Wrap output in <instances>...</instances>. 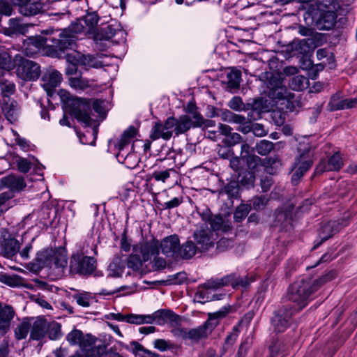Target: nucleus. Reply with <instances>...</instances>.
Returning <instances> with one entry per match:
<instances>
[{
    "label": "nucleus",
    "instance_id": "nucleus-28",
    "mask_svg": "<svg viewBox=\"0 0 357 357\" xmlns=\"http://www.w3.org/2000/svg\"><path fill=\"white\" fill-rule=\"evenodd\" d=\"M194 238L199 245L201 250H207L213 245V241L210 236L208 230H197L194 234Z\"/></svg>",
    "mask_w": 357,
    "mask_h": 357
},
{
    "label": "nucleus",
    "instance_id": "nucleus-16",
    "mask_svg": "<svg viewBox=\"0 0 357 357\" xmlns=\"http://www.w3.org/2000/svg\"><path fill=\"white\" fill-rule=\"evenodd\" d=\"M15 316V312L12 306L0 303V334L5 335L10 331Z\"/></svg>",
    "mask_w": 357,
    "mask_h": 357
},
{
    "label": "nucleus",
    "instance_id": "nucleus-37",
    "mask_svg": "<svg viewBox=\"0 0 357 357\" xmlns=\"http://www.w3.org/2000/svg\"><path fill=\"white\" fill-rule=\"evenodd\" d=\"M81 20L83 21L87 32L93 33L99 20L98 14L95 12L89 13Z\"/></svg>",
    "mask_w": 357,
    "mask_h": 357
},
{
    "label": "nucleus",
    "instance_id": "nucleus-59",
    "mask_svg": "<svg viewBox=\"0 0 357 357\" xmlns=\"http://www.w3.org/2000/svg\"><path fill=\"white\" fill-rule=\"evenodd\" d=\"M228 106L234 110L242 111L244 109V104L240 97H234L228 103Z\"/></svg>",
    "mask_w": 357,
    "mask_h": 357
},
{
    "label": "nucleus",
    "instance_id": "nucleus-47",
    "mask_svg": "<svg viewBox=\"0 0 357 357\" xmlns=\"http://www.w3.org/2000/svg\"><path fill=\"white\" fill-rule=\"evenodd\" d=\"M273 149V144L267 140H261L255 146L256 151L261 155H266Z\"/></svg>",
    "mask_w": 357,
    "mask_h": 357
},
{
    "label": "nucleus",
    "instance_id": "nucleus-41",
    "mask_svg": "<svg viewBox=\"0 0 357 357\" xmlns=\"http://www.w3.org/2000/svg\"><path fill=\"white\" fill-rule=\"evenodd\" d=\"M211 227L214 231H227L231 228L230 225L220 215H215L211 219Z\"/></svg>",
    "mask_w": 357,
    "mask_h": 357
},
{
    "label": "nucleus",
    "instance_id": "nucleus-17",
    "mask_svg": "<svg viewBox=\"0 0 357 357\" xmlns=\"http://www.w3.org/2000/svg\"><path fill=\"white\" fill-rule=\"evenodd\" d=\"M67 61H79L80 66L86 68H98L101 67V63L91 55H84L79 52L73 51L66 56Z\"/></svg>",
    "mask_w": 357,
    "mask_h": 357
},
{
    "label": "nucleus",
    "instance_id": "nucleus-29",
    "mask_svg": "<svg viewBox=\"0 0 357 357\" xmlns=\"http://www.w3.org/2000/svg\"><path fill=\"white\" fill-rule=\"evenodd\" d=\"M47 323L43 319H36L31 330V337L33 340H40L47 333Z\"/></svg>",
    "mask_w": 357,
    "mask_h": 357
},
{
    "label": "nucleus",
    "instance_id": "nucleus-20",
    "mask_svg": "<svg viewBox=\"0 0 357 357\" xmlns=\"http://www.w3.org/2000/svg\"><path fill=\"white\" fill-rule=\"evenodd\" d=\"M347 225L346 222H340V221H329L324 224L319 231V238L321 242L326 241L333 235L340 231V229Z\"/></svg>",
    "mask_w": 357,
    "mask_h": 357
},
{
    "label": "nucleus",
    "instance_id": "nucleus-15",
    "mask_svg": "<svg viewBox=\"0 0 357 357\" xmlns=\"http://www.w3.org/2000/svg\"><path fill=\"white\" fill-rule=\"evenodd\" d=\"M218 289L216 287L208 285V280L198 287L195 295V299L201 303L221 299V295H218L214 291Z\"/></svg>",
    "mask_w": 357,
    "mask_h": 357
},
{
    "label": "nucleus",
    "instance_id": "nucleus-27",
    "mask_svg": "<svg viewBox=\"0 0 357 357\" xmlns=\"http://www.w3.org/2000/svg\"><path fill=\"white\" fill-rule=\"evenodd\" d=\"M17 165L21 172L26 173L29 172L31 168L34 167L36 174L39 176H42V171L44 167L42 165L38 164V160L34 158H32L31 160L24 158H20L17 160Z\"/></svg>",
    "mask_w": 357,
    "mask_h": 357
},
{
    "label": "nucleus",
    "instance_id": "nucleus-19",
    "mask_svg": "<svg viewBox=\"0 0 357 357\" xmlns=\"http://www.w3.org/2000/svg\"><path fill=\"white\" fill-rule=\"evenodd\" d=\"M102 39L112 40L114 43L123 42L126 40V32L118 25H108L101 30Z\"/></svg>",
    "mask_w": 357,
    "mask_h": 357
},
{
    "label": "nucleus",
    "instance_id": "nucleus-12",
    "mask_svg": "<svg viewBox=\"0 0 357 357\" xmlns=\"http://www.w3.org/2000/svg\"><path fill=\"white\" fill-rule=\"evenodd\" d=\"M17 76L24 80L36 79L40 75L39 66L27 59H23L17 67Z\"/></svg>",
    "mask_w": 357,
    "mask_h": 357
},
{
    "label": "nucleus",
    "instance_id": "nucleus-33",
    "mask_svg": "<svg viewBox=\"0 0 357 357\" xmlns=\"http://www.w3.org/2000/svg\"><path fill=\"white\" fill-rule=\"evenodd\" d=\"M235 278L234 274L227 275L221 278H211L208 280V285L211 287H216L217 289H220L222 287L231 285L235 289Z\"/></svg>",
    "mask_w": 357,
    "mask_h": 357
},
{
    "label": "nucleus",
    "instance_id": "nucleus-3",
    "mask_svg": "<svg viewBox=\"0 0 357 357\" xmlns=\"http://www.w3.org/2000/svg\"><path fill=\"white\" fill-rule=\"evenodd\" d=\"M335 276V271H331L313 282L307 278H298L289 287L287 293L288 300L294 305V311L305 307L309 302L310 295L321 285L333 280Z\"/></svg>",
    "mask_w": 357,
    "mask_h": 357
},
{
    "label": "nucleus",
    "instance_id": "nucleus-13",
    "mask_svg": "<svg viewBox=\"0 0 357 357\" xmlns=\"http://www.w3.org/2000/svg\"><path fill=\"white\" fill-rule=\"evenodd\" d=\"M62 80V75L56 70L47 71L42 77V86L48 96H53L55 89L59 86Z\"/></svg>",
    "mask_w": 357,
    "mask_h": 357
},
{
    "label": "nucleus",
    "instance_id": "nucleus-4",
    "mask_svg": "<svg viewBox=\"0 0 357 357\" xmlns=\"http://www.w3.org/2000/svg\"><path fill=\"white\" fill-rule=\"evenodd\" d=\"M158 254V241L152 240L133 246L132 253L128 258V267L135 272L136 277H141L143 263L148 261L152 256Z\"/></svg>",
    "mask_w": 357,
    "mask_h": 357
},
{
    "label": "nucleus",
    "instance_id": "nucleus-48",
    "mask_svg": "<svg viewBox=\"0 0 357 357\" xmlns=\"http://www.w3.org/2000/svg\"><path fill=\"white\" fill-rule=\"evenodd\" d=\"M251 206L248 204H241L238 206L234 214V218L236 222H241L249 213Z\"/></svg>",
    "mask_w": 357,
    "mask_h": 357
},
{
    "label": "nucleus",
    "instance_id": "nucleus-26",
    "mask_svg": "<svg viewBox=\"0 0 357 357\" xmlns=\"http://www.w3.org/2000/svg\"><path fill=\"white\" fill-rule=\"evenodd\" d=\"M336 18V13L333 10L328 9L321 13L317 20V25L320 29L329 30L335 25Z\"/></svg>",
    "mask_w": 357,
    "mask_h": 357
},
{
    "label": "nucleus",
    "instance_id": "nucleus-40",
    "mask_svg": "<svg viewBox=\"0 0 357 357\" xmlns=\"http://www.w3.org/2000/svg\"><path fill=\"white\" fill-rule=\"evenodd\" d=\"M307 79L303 75H296L289 82V86L294 91H302L307 87Z\"/></svg>",
    "mask_w": 357,
    "mask_h": 357
},
{
    "label": "nucleus",
    "instance_id": "nucleus-52",
    "mask_svg": "<svg viewBox=\"0 0 357 357\" xmlns=\"http://www.w3.org/2000/svg\"><path fill=\"white\" fill-rule=\"evenodd\" d=\"M241 322L233 327L232 331L227 335L225 339V344L226 347H230L236 341L239 334V326Z\"/></svg>",
    "mask_w": 357,
    "mask_h": 357
},
{
    "label": "nucleus",
    "instance_id": "nucleus-1",
    "mask_svg": "<svg viewBox=\"0 0 357 357\" xmlns=\"http://www.w3.org/2000/svg\"><path fill=\"white\" fill-rule=\"evenodd\" d=\"M79 33L89 34L81 19L72 23L68 28L63 29L56 36H36L30 38V45L36 50L30 54L36 53L43 50L48 56H59L61 53L67 49H72L75 45L77 35Z\"/></svg>",
    "mask_w": 357,
    "mask_h": 357
},
{
    "label": "nucleus",
    "instance_id": "nucleus-56",
    "mask_svg": "<svg viewBox=\"0 0 357 357\" xmlns=\"http://www.w3.org/2000/svg\"><path fill=\"white\" fill-rule=\"evenodd\" d=\"M68 65L66 68V74L68 76L73 77V75H77L78 73V66H80L79 62L77 61H67Z\"/></svg>",
    "mask_w": 357,
    "mask_h": 357
},
{
    "label": "nucleus",
    "instance_id": "nucleus-6",
    "mask_svg": "<svg viewBox=\"0 0 357 357\" xmlns=\"http://www.w3.org/2000/svg\"><path fill=\"white\" fill-rule=\"evenodd\" d=\"M227 313L228 310L225 308L210 314L208 319L202 326L190 330H180L179 335L184 340H190L193 342L206 337L218 325V319L225 317Z\"/></svg>",
    "mask_w": 357,
    "mask_h": 357
},
{
    "label": "nucleus",
    "instance_id": "nucleus-55",
    "mask_svg": "<svg viewBox=\"0 0 357 357\" xmlns=\"http://www.w3.org/2000/svg\"><path fill=\"white\" fill-rule=\"evenodd\" d=\"M249 126L250 128V131L253 132V134L257 137H263L267 134V130L265 129L264 126L262 124L255 123L252 124L249 121Z\"/></svg>",
    "mask_w": 357,
    "mask_h": 357
},
{
    "label": "nucleus",
    "instance_id": "nucleus-62",
    "mask_svg": "<svg viewBox=\"0 0 357 357\" xmlns=\"http://www.w3.org/2000/svg\"><path fill=\"white\" fill-rule=\"evenodd\" d=\"M254 280L252 278H235V289L239 287L246 288Z\"/></svg>",
    "mask_w": 357,
    "mask_h": 357
},
{
    "label": "nucleus",
    "instance_id": "nucleus-11",
    "mask_svg": "<svg viewBox=\"0 0 357 357\" xmlns=\"http://www.w3.org/2000/svg\"><path fill=\"white\" fill-rule=\"evenodd\" d=\"M175 123L176 121L174 117L167 118L163 123H155L151 131V139L152 140H156L160 138L165 140L169 139L174 132V127L175 126Z\"/></svg>",
    "mask_w": 357,
    "mask_h": 357
},
{
    "label": "nucleus",
    "instance_id": "nucleus-36",
    "mask_svg": "<svg viewBox=\"0 0 357 357\" xmlns=\"http://www.w3.org/2000/svg\"><path fill=\"white\" fill-rule=\"evenodd\" d=\"M152 317L153 320L158 319L165 322L176 323L180 320L179 317L169 310H158L153 313Z\"/></svg>",
    "mask_w": 357,
    "mask_h": 357
},
{
    "label": "nucleus",
    "instance_id": "nucleus-34",
    "mask_svg": "<svg viewBox=\"0 0 357 357\" xmlns=\"http://www.w3.org/2000/svg\"><path fill=\"white\" fill-rule=\"evenodd\" d=\"M197 248L192 241H188L179 246L178 258L190 259L197 253Z\"/></svg>",
    "mask_w": 357,
    "mask_h": 357
},
{
    "label": "nucleus",
    "instance_id": "nucleus-49",
    "mask_svg": "<svg viewBox=\"0 0 357 357\" xmlns=\"http://www.w3.org/2000/svg\"><path fill=\"white\" fill-rule=\"evenodd\" d=\"M0 87L1 93L4 97L3 99L6 100L9 99V96L13 94L15 90V86L13 82L8 80L0 82Z\"/></svg>",
    "mask_w": 357,
    "mask_h": 357
},
{
    "label": "nucleus",
    "instance_id": "nucleus-42",
    "mask_svg": "<svg viewBox=\"0 0 357 357\" xmlns=\"http://www.w3.org/2000/svg\"><path fill=\"white\" fill-rule=\"evenodd\" d=\"M13 67L11 58L8 53L3 52L0 53V77L4 75L6 70H9Z\"/></svg>",
    "mask_w": 357,
    "mask_h": 357
},
{
    "label": "nucleus",
    "instance_id": "nucleus-58",
    "mask_svg": "<svg viewBox=\"0 0 357 357\" xmlns=\"http://www.w3.org/2000/svg\"><path fill=\"white\" fill-rule=\"evenodd\" d=\"M241 136L236 132L230 133L226 139H224V143L228 146H233L241 142Z\"/></svg>",
    "mask_w": 357,
    "mask_h": 357
},
{
    "label": "nucleus",
    "instance_id": "nucleus-5",
    "mask_svg": "<svg viewBox=\"0 0 357 357\" xmlns=\"http://www.w3.org/2000/svg\"><path fill=\"white\" fill-rule=\"evenodd\" d=\"M137 133V130L135 127H129L123 132L121 139L115 144L116 148L119 150L116 155L117 160L130 169L135 167L139 161L138 155L132 151V146L130 147V144Z\"/></svg>",
    "mask_w": 357,
    "mask_h": 357
},
{
    "label": "nucleus",
    "instance_id": "nucleus-18",
    "mask_svg": "<svg viewBox=\"0 0 357 357\" xmlns=\"http://www.w3.org/2000/svg\"><path fill=\"white\" fill-rule=\"evenodd\" d=\"M221 119L224 121L238 124V130L244 134H247L250 132L249 121L242 115L236 114L227 110L222 113Z\"/></svg>",
    "mask_w": 357,
    "mask_h": 357
},
{
    "label": "nucleus",
    "instance_id": "nucleus-35",
    "mask_svg": "<svg viewBox=\"0 0 357 357\" xmlns=\"http://www.w3.org/2000/svg\"><path fill=\"white\" fill-rule=\"evenodd\" d=\"M20 250V243L15 238H10L5 241L2 246V252L7 258L13 257Z\"/></svg>",
    "mask_w": 357,
    "mask_h": 357
},
{
    "label": "nucleus",
    "instance_id": "nucleus-44",
    "mask_svg": "<svg viewBox=\"0 0 357 357\" xmlns=\"http://www.w3.org/2000/svg\"><path fill=\"white\" fill-rule=\"evenodd\" d=\"M239 192V185L238 182L231 181L226 184L221 190L220 193H225L229 197H236Z\"/></svg>",
    "mask_w": 357,
    "mask_h": 357
},
{
    "label": "nucleus",
    "instance_id": "nucleus-63",
    "mask_svg": "<svg viewBox=\"0 0 357 357\" xmlns=\"http://www.w3.org/2000/svg\"><path fill=\"white\" fill-rule=\"evenodd\" d=\"M12 11L13 8L7 1L0 0V13L10 16L12 15Z\"/></svg>",
    "mask_w": 357,
    "mask_h": 357
},
{
    "label": "nucleus",
    "instance_id": "nucleus-22",
    "mask_svg": "<svg viewBox=\"0 0 357 357\" xmlns=\"http://www.w3.org/2000/svg\"><path fill=\"white\" fill-rule=\"evenodd\" d=\"M343 165L342 159L338 152L333 154L328 162L321 161L316 168L317 173H321L326 171L339 170Z\"/></svg>",
    "mask_w": 357,
    "mask_h": 357
},
{
    "label": "nucleus",
    "instance_id": "nucleus-32",
    "mask_svg": "<svg viewBox=\"0 0 357 357\" xmlns=\"http://www.w3.org/2000/svg\"><path fill=\"white\" fill-rule=\"evenodd\" d=\"M43 4L38 1L28 2L20 6V13L24 16H33L42 12Z\"/></svg>",
    "mask_w": 357,
    "mask_h": 357
},
{
    "label": "nucleus",
    "instance_id": "nucleus-43",
    "mask_svg": "<svg viewBox=\"0 0 357 357\" xmlns=\"http://www.w3.org/2000/svg\"><path fill=\"white\" fill-rule=\"evenodd\" d=\"M333 109H344L357 107V98H347L340 101L335 104L331 102Z\"/></svg>",
    "mask_w": 357,
    "mask_h": 357
},
{
    "label": "nucleus",
    "instance_id": "nucleus-51",
    "mask_svg": "<svg viewBox=\"0 0 357 357\" xmlns=\"http://www.w3.org/2000/svg\"><path fill=\"white\" fill-rule=\"evenodd\" d=\"M83 335L84 333L81 331L75 329L68 334L66 340L70 344L79 345Z\"/></svg>",
    "mask_w": 357,
    "mask_h": 357
},
{
    "label": "nucleus",
    "instance_id": "nucleus-30",
    "mask_svg": "<svg viewBox=\"0 0 357 357\" xmlns=\"http://www.w3.org/2000/svg\"><path fill=\"white\" fill-rule=\"evenodd\" d=\"M124 268V260L119 257H115L108 266V276L112 278L121 277L123 273Z\"/></svg>",
    "mask_w": 357,
    "mask_h": 357
},
{
    "label": "nucleus",
    "instance_id": "nucleus-45",
    "mask_svg": "<svg viewBox=\"0 0 357 357\" xmlns=\"http://www.w3.org/2000/svg\"><path fill=\"white\" fill-rule=\"evenodd\" d=\"M69 84L71 87L81 90L85 89L90 86L89 81L80 76L70 77Z\"/></svg>",
    "mask_w": 357,
    "mask_h": 357
},
{
    "label": "nucleus",
    "instance_id": "nucleus-21",
    "mask_svg": "<svg viewBox=\"0 0 357 357\" xmlns=\"http://www.w3.org/2000/svg\"><path fill=\"white\" fill-rule=\"evenodd\" d=\"M26 186L22 177L10 175L0 179V188H8L12 192H20Z\"/></svg>",
    "mask_w": 357,
    "mask_h": 357
},
{
    "label": "nucleus",
    "instance_id": "nucleus-46",
    "mask_svg": "<svg viewBox=\"0 0 357 357\" xmlns=\"http://www.w3.org/2000/svg\"><path fill=\"white\" fill-rule=\"evenodd\" d=\"M30 330V324L28 322L23 321L18 324L15 329V336L17 340L26 338Z\"/></svg>",
    "mask_w": 357,
    "mask_h": 357
},
{
    "label": "nucleus",
    "instance_id": "nucleus-57",
    "mask_svg": "<svg viewBox=\"0 0 357 357\" xmlns=\"http://www.w3.org/2000/svg\"><path fill=\"white\" fill-rule=\"evenodd\" d=\"M268 198L266 196L263 195L260 197H256L252 199V208L255 210H261L264 208L268 202Z\"/></svg>",
    "mask_w": 357,
    "mask_h": 357
},
{
    "label": "nucleus",
    "instance_id": "nucleus-54",
    "mask_svg": "<svg viewBox=\"0 0 357 357\" xmlns=\"http://www.w3.org/2000/svg\"><path fill=\"white\" fill-rule=\"evenodd\" d=\"M171 172H174V170L169 168L165 170L154 171L153 178L157 181L165 182L169 177Z\"/></svg>",
    "mask_w": 357,
    "mask_h": 357
},
{
    "label": "nucleus",
    "instance_id": "nucleus-23",
    "mask_svg": "<svg viewBox=\"0 0 357 357\" xmlns=\"http://www.w3.org/2000/svg\"><path fill=\"white\" fill-rule=\"evenodd\" d=\"M96 341L97 339L91 334H84L79 346L82 352H86L85 357H96L98 355L99 351L94 347Z\"/></svg>",
    "mask_w": 357,
    "mask_h": 357
},
{
    "label": "nucleus",
    "instance_id": "nucleus-64",
    "mask_svg": "<svg viewBox=\"0 0 357 357\" xmlns=\"http://www.w3.org/2000/svg\"><path fill=\"white\" fill-rule=\"evenodd\" d=\"M77 303L84 307H87L90 305V298L87 295L79 294L75 297Z\"/></svg>",
    "mask_w": 357,
    "mask_h": 357
},
{
    "label": "nucleus",
    "instance_id": "nucleus-39",
    "mask_svg": "<svg viewBox=\"0 0 357 357\" xmlns=\"http://www.w3.org/2000/svg\"><path fill=\"white\" fill-rule=\"evenodd\" d=\"M241 71L236 69H231L227 75V85L230 89H236L239 87L241 82Z\"/></svg>",
    "mask_w": 357,
    "mask_h": 357
},
{
    "label": "nucleus",
    "instance_id": "nucleus-61",
    "mask_svg": "<svg viewBox=\"0 0 357 357\" xmlns=\"http://www.w3.org/2000/svg\"><path fill=\"white\" fill-rule=\"evenodd\" d=\"M9 26L10 29H11L13 32L21 33L24 30V27L22 25L20 20L17 18L10 19Z\"/></svg>",
    "mask_w": 357,
    "mask_h": 357
},
{
    "label": "nucleus",
    "instance_id": "nucleus-9",
    "mask_svg": "<svg viewBox=\"0 0 357 357\" xmlns=\"http://www.w3.org/2000/svg\"><path fill=\"white\" fill-rule=\"evenodd\" d=\"M176 121L174 127V132L176 135L183 134L190 130L191 128H197L202 126L204 119L201 114L181 115L178 119L174 118Z\"/></svg>",
    "mask_w": 357,
    "mask_h": 357
},
{
    "label": "nucleus",
    "instance_id": "nucleus-8",
    "mask_svg": "<svg viewBox=\"0 0 357 357\" xmlns=\"http://www.w3.org/2000/svg\"><path fill=\"white\" fill-rule=\"evenodd\" d=\"M95 268L96 260L93 257L78 253L72 255L69 266L72 274L90 275Z\"/></svg>",
    "mask_w": 357,
    "mask_h": 357
},
{
    "label": "nucleus",
    "instance_id": "nucleus-60",
    "mask_svg": "<svg viewBox=\"0 0 357 357\" xmlns=\"http://www.w3.org/2000/svg\"><path fill=\"white\" fill-rule=\"evenodd\" d=\"M13 136L15 137V141L21 149L24 151H27L29 147V142L24 139L20 136V135L14 130H12Z\"/></svg>",
    "mask_w": 357,
    "mask_h": 357
},
{
    "label": "nucleus",
    "instance_id": "nucleus-2",
    "mask_svg": "<svg viewBox=\"0 0 357 357\" xmlns=\"http://www.w3.org/2000/svg\"><path fill=\"white\" fill-rule=\"evenodd\" d=\"M58 94L61 100L66 104L70 113L85 126H91L93 121L90 116L91 107L102 119L106 116L107 109L105 100H95L91 102L85 99L73 97L65 90H60Z\"/></svg>",
    "mask_w": 357,
    "mask_h": 357
},
{
    "label": "nucleus",
    "instance_id": "nucleus-10",
    "mask_svg": "<svg viewBox=\"0 0 357 357\" xmlns=\"http://www.w3.org/2000/svg\"><path fill=\"white\" fill-rule=\"evenodd\" d=\"M294 312V310L289 306H284L276 310L271 319L273 330L277 333L284 332L289 325Z\"/></svg>",
    "mask_w": 357,
    "mask_h": 357
},
{
    "label": "nucleus",
    "instance_id": "nucleus-38",
    "mask_svg": "<svg viewBox=\"0 0 357 357\" xmlns=\"http://www.w3.org/2000/svg\"><path fill=\"white\" fill-rule=\"evenodd\" d=\"M153 321L151 315H140L130 314L127 315L126 322L132 324L140 325L143 324H151Z\"/></svg>",
    "mask_w": 357,
    "mask_h": 357
},
{
    "label": "nucleus",
    "instance_id": "nucleus-53",
    "mask_svg": "<svg viewBox=\"0 0 357 357\" xmlns=\"http://www.w3.org/2000/svg\"><path fill=\"white\" fill-rule=\"evenodd\" d=\"M155 349L160 351H165L172 348V344L164 339H156L153 342Z\"/></svg>",
    "mask_w": 357,
    "mask_h": 357
},
{
    "label": "nucleus",
    "instance_id": "nucleus-31",
    "mask_svg": "<svg viewBox=\"0 0 357 357\" xmlns=\"http://www.w3.org/2000/svg\"><path fill=\"white\" fill-rule=\"evenodd\" d=\"M52 268L57 270L58 275L64 273L67 268V256L64 252L53 253Z\"/></svg>",
    "mask_w": 357,
    "mask_h": 357
},
{
    "label": "nucleus",
    "instance_id": "nucleus-50",
    "mask_svg": "<svg viewBox=\"0 0 357 357\" xmlns=\"http://www.w3.org/2000/svg\"><path fill=\"white\" fill-rule=\"evenodd\" d=\"M47 333L51 340H56L61 335V326L56 322L47 324Z\"/></svg>",
    "mask_w": 357,
    "mask_h": 357
},
{
    "label": "nucleus",
    "instance_id": "nucleus-7",
    "mask_svg": "<svg viewBox=\"0 0 357 357\" xmlns=\"http://www.w3.org/2000/svg\"><path fill=\"white\" fill-rule=\"evenodd\" d=\"M298 155L296 158L291 168V180L296 184L303 174L311 167L313 162V151L310 148L298 151Z\"/></svg>",
    "mask_w": 357,
    "mask_h": 357
},
{
    "label": "nucleus",
    "instance_id": "nucleus-14",
    "mask_svg": "<svg viewBox=\"0 0 357 357\" xmlns=\"http://www.w3.org/2000/svg\"><path fill=\"white\" fill-rule=\"evenodd\" d=\"M158 243V248L167 257L178 259V251L180 246V240L177 235H171L164 238Z\"/></svg>",
    "mask_w": 357,
    "mask_h": 357
},
{
    "label": "nucleus",
    "instance_id": "nucleus-25",
    "mask_svg": "<svg viewBox=\"0 0 357 357\" xmlns=\"http://www.w3.org/2000/svg\"><path fill=\"white\" fill-rule=\"evenodd\" d=\"M53 253L54 252L51 250L39 252L33 262V270L39 271L45 266L52 268Z\"/></svg>",
    "mask_w": 357,
    "mask_h": 357
},
{
    "label": "nucleus",
    "instance_id": "nucleus-24",
    "mask_svg": "<svg viewBox=\"0 0 357 357\" xmlns=\"http://www.w3.org/2000/svg\"><path fill=\"white\" fill-rule=\"evenodd\" d=\"M2 112L8 121L10 123H15L18 118V105L17 102L10 99H3Z\"/></svg>",
    "mask_w": 357,
    "mask_h": 357
}]
</instances>
